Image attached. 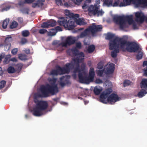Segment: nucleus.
I'll return each mask as SVG.
<instances>
[{
	"instance_id": "nucleus-1",
	"label": "nucleus",
	"mask_w": 147,
	"mask_h": 147,
	"mask_svg": "<svg viewBox=\"0 0 147 147\" xmlns=\"http://www.w3.org/2000/svg\"><path fill=\"white\" fill-rule=\"evenodd\" d=\"M107 39L111 40L109 43L110 49L113 50L111 53L113 57H116L119 49L123 51L135 52L139 48L138 45L135 42H127L126 40L116 37L111 33H108L106 35Z\"/></svg>"
},
{
	"instance_id": "nucleus-2",
	"label": "nucleus",
	"mask_w": 147,
	"mask_h": 147,
	"mask_svg": "<svg viewBox=\"0 0 147 147\" xmlns=\"http://www.w3.org/2000/svg\"><path fill=\"white\" fill-rule=\"evenodd\" d=\"M68 53L70 52L74 55L77 58L76 59L73 60L72 63H68L66 65L65 68H61L58 67L57 70H53L52 71L51 74L53 76L57 75L58 74H62L65 73H67L72 67L77 66L78 63L82 62L84 57V53L82 52H79L76 48H73L71 50H69Z\"/></svg>"
},
{
	"instance_id": "nucleus-3",
	"label": "nucleus",
	"mask_w": 147,
	"mask_h": 147,
	"mask_svg": "<svg viewBox=\"0 0 147 147\" xmlns=\"http://www.w3.org/2000/svg\"><path fill=\"white\" fill-rule=\"evenodd\" d=\"M85 65L84 63L82 64L81 68L77 67L74 69V74L73 76L74 78H76V74L77 73H78V77L79 82L82 83L86 84H88L90 82L93 81L94 80L95 75L94 69L91 68L90 70L89 76L87 77V71L85 68Z\"/></svg>"
},
{
	"instance_id": "nucleus-4",
	"label": "nucleus",
	"mask_w": 147,
	"mask_h": 147,
	"mask_svg": "<svg viewBox=\"0 0 147 147\" xmlns=\"http://www.w3.org/2000/svg\"><path fill=\"white\" fill-rule=\"evenodd\" d=\"M79 17L78 14L74 15L73 18L68 20V22L66 18L63 17L60 18L58 22L60 25L63 26L66 30H71L73 29L76 24L83 25L86 24L83 18H79Z\"/></svg>"
},
{
	"instance_id": "nucleus-5",
	"label": "nucleus",
	"mask_w": 147,
	"mask_h": 147,
	"mask_svg": "<svg viewBox=\"0 0 147 147\" xmlns=\"http://www.w3.org/2000/svg\"><path fill=\"white\" fill-rule=\"evenodd\" d=\"M114 22L118 25L121 29L128 27L129 25H132L134 28H136V23L133 19V16L130 15L125 17L115 15L113 16Z\"/></svg>"
},
{
	"instance_id": "nucleus-6",
	"label": "nucleus",
	"mask_w": 147,
	"mask_h": 147,
	"mask_svg": "<svg viewBox=\"0 0 147 147\" xmlns=\"http://www.w3.org/2000/svg\"><path fill=\"white\" fill-rule=\"evenodd\" d=\"M48 80L49 84H47L45 86H42L41 87V94L39 96L40 97H47L49 93L54 94L58 92L57 80L54 78H49Z\"/></svg>"
},
{
	"instance_id": "nucleus-7",
	"label": "nucleus",
	"mask_w": 147,
	"mask_h": 147,
	"mask_svg": "<svg viewBox=\"0 0 147 147\" xmlns=\"http://www.w3.org/2000/svg\"><path fill=\"white\" fill-rule=\"evenodd\" d=\"M112 91V90L111 89H107L104 91L100 96V101L104 103L109 102L113 104L120 100V98L116 94H113L109 95Z\"/></svg>"
},
{
	"instance_id": "nucleus-8",
	"label": "nucleus",
	"mask_w": 147,
	"mask_h": 147,
	"mask_svg": "<svg viewBox=\"0 0 147 147\" xmlns=\"http://www.w3.org/2000/svg\"><path fill=\"white\" fill-rule=\"evenodd\" d=\"M35 102L36 105L34 107L32 111L33 115L35 116H39L44 114L43 111L48 107L47 102L43 101H36V100H35Z\"/></svg>"
},
{
	"instance_id": "nucleus-9",
	"label": "nucleus",
	"mask_w": 147,
	"mask_h": 147,
	"mask_svg": "<svg viewBox=\"0 0 147 147\" xmlns=\"http://www.w3.org/2000/svg\"><path fill=\"white\" fill-rule=\"evenodd\" d=\"M133 4L136 7H144L147 5V0H123L121 2L120 7L126 6Z\"/></svg>"
},
{
	"instance_id": "nucleus-10",
	"label": "nucleus",
	"mask_w": 147,
	"mask_h": 147,
	"mask_svg": "<svg viewBox=\"0 0 147 147\" xmlns=\"http://www.w3.org/2000/svg\"><path fill=\"white\" fill-rule=\"evenodd\" d=\"M102 28V26L101 25L96 26L93 24L92 26L86 29L84 32L82 33L78 38H83L87 35L91 34L94 35V34L98 31H100Z\"/></svg>"
},
{
	"instance_id": "nucleus-11",
	"label": "nucleus",
	"mask_w": 147,
	"mask_h": 147,
	"mask_svg": "<svg viewBox=\"0 0 147 147\" xmlns=\"http://www.w3.org/2000/svg\"><path fill=\"white\" fill-rule=\"evenodd\" d=\"M142 90L139 92L138 96L140 98L143 96L147 93V79H144L140 83Z\"/></svg>"
},
{
	"instance_id": "nucleus-12",
	"label": "nucleus",
	"mask_w": 147,
	"mask_h": 147,
	"mask_svg": "<svg viewBox=\"0 0 147 147\" xmlns=\"http://www.w3.org/2000/svg\"><path fill=\"white\" fill-rule=\"evenodd\" d=\"M115 68V65L113 63H108L105 66L103 72L107 74H112Z\"/></svg>"
},
{
	"instance_id": "nucleus-13",
	"label": "nucleus",
	"mask_w": 147,
	"mask_h": 147,
	"mask_svg": "<svg viewBox=\"0 0 147 147\" xmlns=\"http://www.w3.org/2000/svg\"><path fill=\"white\" fill-rule=\"evenodd\" d=\"M135 20L136 22L142 23L145 18L144 13L142 12H137L134 13Z\"/></svg>"
},
{
	"instance_id": "nucleus-14",
	"label": "nucleus",
	"mask_w": 147,
	"mask_h": 147,
	"mask_svg": "<svg viewBox=\"0 0 147 147\" xmlns=\"http://www.w3.org/2000/svg\"><path fill=\"white\" fill-rule=\"evenodd\" d=\"M76 40L75 37L70 36L67 37L65 42H62L61 44L63 47H66L67 45H69L74 43Z\"/></svg>"
},
{
	"instance_id": "nucleus-15",
	"label": "nucleus",
	"mask_w": 147,
	"mask_h": 147,
	"mask_svg": "<svg viewBox=\"0 0 147 147\" xmlns=\"http://www.w3.org/2000/svg\"><path fill=\"white\" fill-rule=\"evenodd\" d=\"M55 1L56 4L58 5H63L64 6L67 7L74 6V4L70 1H69L68 2L65 3L63 4V2L64 3V0H55Z\"/></svg>"
},
{
	"instance_id": "nucleus-16",
	"label": "nucleus",
	"mask_w": 147,
	"mask_h": 147,
	"mask_svg": "<svg viewBox=\"0 0 147 147\" xmlns=\"http://www.w3.org/2000/svg\"><path fill=\"white\" fill-rule=\"evenodd\" d=\"M98 9H99L98 6L96 7L95 5H91L88 9V14L90 16L96 15Z\"/></svg>"
},
{
	"instance_id": "nucleus-17",
	"label": "nucleus",
	"mask_w": 147,
	"mask_h": 147,
	"mask_svg": "<svg viewBox=\"0 0 147 147\" xmlns=\"http://www.w3.org/2000/svg\"><path fill=\"white\" fill-rule=\"evenodd\" d=\"M103 66V64L102 62H100L98 65L97 68L99 70H97L96 72L98 75L99 76H102L103 73V71L100 70V69L102 68Z\"/></svg>"
},
{
	"instance_id": "nucleus-18",
	"label": "nucleus",
	"mask_w": 147,
	"mask_h": 147,
	"mask_svg": "<svg viewBox=\"0 0 147 147\" xmlns=\"http://www.w3.org/2000/svg\"><path fill=\"white\" fill-rule=\"evenodd\" d=\"M9 22V20L7 19L1 22H0V28L1 29V28L3 29L6 28Z\"/></svg>"
},
{
	"instance_id": "nucleus-19",
	"label": "nucleus",
	"mask_w": 147,
	"mask_h": 147,
	"mask_svg": "<svg viewBox=\"0 0 147 147\" xmlns=\"http://www.w3.org/2000/svg\"><path fill=\"white\" fill-rule=\"evenodd\" d=\"M102 90V87L99 86H97L94 87V92L96 95H98L100 93Z\"/></svg>"
},
{
	"instance_id": "nucleus-20",
	"label": "nucleus",
	"mask_w": 147,
	"mask_h": 147,
	"mask_svg": "<svg viewBox=\"0 0 147 147\" xmlns=\"http://www.w3.org/2000/svg\"><path fill=\"white\" fill-rule=\"evenodd\" d=\"M56 24V22L54 20L53 21V23L51 24H49L47 23H44L41 25V27L44 28H47L49 26H53Z\"/></svg>"
},
{
	"instance_id": "nucleus-21",
	"label": "nucleus",
	"mask_w": 147,
	"mask_h": 147,
	"mask_svg": "<svg viewBox=\"0 0 147 147\" xmlns=\"http://www.w3.org/2000/svg\"><path fill=\"white\" fill-rule=\"evenodd\" d=\"M45 1V0H38L37 2L34 3L32 4V7H35L41 6L42 5V2Z\"/></svg>"
},
{
	"instance_id": "nucleus-22",
	"label": "nucleus",
	"mask_w": 147,
	"mask_h": 147,
	"mask_svg": "<svg viewBox=\"0 0 147 147\" xmlns=\"http://www.w3.org/2000/svg\"><path fill=\"white\" fill-rule=\"evenodd\" d=\"M142 69L144 75L147 76V61H144L143 63Z\"/></svg>"
},
{
	"instance_id": "nucleus-23",
	"label": "nucleus",
	"mask_w": 147,
	"mask_h": 147,
	"mask_svg": "<svg viewBox=\"0 0 147 147\" xmlns=\"http://www.w3.org/2000/svg\"><path fill=\"white\" fill-rule=\"evenodd\" d=\"M113 5V0H105L103 5L107 7L112 6Z\"/></svg>"
},
{
	"instance_id": "nucleus-24",
	"label": "nucleus",
	"mask_w": 147,
	"mask_h": 147,
	"mask_svg": "<svg viewBox=\"0 0 147 147\" xmlns=\"http://www.w3.org/2000/svg\"><path fill=\"white\" fill-rule=\"evenodd\" d=\"M67 77H63L60 78V84L62 86H64L66 81Z\"/></svg>"
},
{
	"instance_id": "nucleus-25",
	"label": "nucleus",
	"mask_w": 147,
	"mask_h": 147,
	"mask_svg": "<svg viewBox=\"0 0 147 147\" xmlns=\"http://www.w3.org/2000/svg\"><path fill=\"white\" fill-rule=\"evenodd\" d=\"M10 7L9 6H7L5 4H3L1 6V11H4L8 10L10 8Z\"/></svg>"
},
{
	"instance_id": "nucleus-26",
	"label": "nucleus",
	"mask_w": 147,
	"mask_h": 147,
	"mask_svg": "<svg viewBox=\"0 0 147 147\" xmlns=\"http://www.w3.org/2000/svg\"><path fill=\"white\" fill-rule=\"evenodd\" d=\"M19 58L21 60H25L27 59V56L25 54H20L18 55Z\"/></svg>"
},
{
	"instance_id": "nucleus-27",
	"label": "nucleus",
	"mask_w": 147,
	"mask_h": 147,
	"mask_svg": "<svg viewBox=\"0 0 147 147\" xmlns=\"http://www.w3.org/2000/svg\"><path fill=\"white\" fill-rule=\"evenodd\" d=\"M57 32L56 30L54 29H51L48 32V35L50 36H53L55 35Z\"/></svg>"
},
{
	"instance_id": "nucleus-28",
	"label": "nucleus",
	"mask_w": 147,
	"mask_h": 147,
	"mask_svg": "<svg viewBox=\"0 0 147 147\" xmlns=\"http://www.w3.org/2000/svg\"><path fill=\"white\" fill-rule=\"evenodd\" d=\"M121 2H120L119 0H115L114 1L113 3V5H112V6L113 7H116V6H119L120 7V5L121 4Z\"/></svg>"
},
{
	"instance_id": "nucleus-29",
	"label": "nucleus",
	"mask_w": 147,
	"mask_h": 147,
	"mask_svg": "<svg viewBox=\"0 0 147 147\" xmlns=\"http://www.w3.org/2000/svg\"><path fill=\"white\" fill-rule=\"evenodd\" d=\"M95 49V47L94 45L90 46L87 49V51L88 53L93 52Z\"/></svg>"
},
{
	"instance_id": "nucleus-30",
	"label": "nucleus",
	"mask_w": 147,
	"mask_h": 147,
	"mask_svg": "<svg viewBox=\"0 0 147 147\" xmlns=\"http://www.w3.org/2000/svg\"><path fill=\"white\" fill-rule=\"evenodd\" d=\"M11 57V55H7L5 57L4 60L3 61V63L4 64H7L9 62V59Z\"/></svg>"
},
{
	"instance_id": "nucleus-31",
	"label": "nucleus",
	"mask_w": 147,
	"mask_h": 147,
	"mask_svg": "<svg viewBox=\"0 0 147 147\" xmlns=\"http://www.w3.org/2000/svg\"><path fill=\"white\" fill-rule=\"evenodd\" d=\"M17 23L15 21H13L12 22L10 26V28H11L13 29L17 27L18 26Z\"/></svg>"
},
{
	"instance_id": "nucleus-32",
	"label": "nucleus",
	"mask_w": 147,
	"mask_h": 147,
	"mask_svg": "<svg viewBox=\"0 0 147 147\" xmlns=\"http://www.w3.org/2000/svg\"><path fill=\"white\" fill-rule=\"evenodd\" d=\"M91 1L90 0H86L85 2L84 5L82 6L83 9H84L88 7L87 4L88 3H90Z\"/></svg>"
},
{
	"instance_id": "nucleus-33",
	"label": "nucleus",
	"mask_w": 147,
	"mask_h": 147,
	"mask_svg": "<svg viewBox=\"0 0 147 147\" xmlns=\"http://www.w3.org/2000/svg\"><path fill=\"white\" fill-rule=\"evenodd\" d=\"M8 72L9 73H12L15 72V69L12 67H9L7 69Z\"/></svg>"
},
{
	"instance_id": "nucleus-34",
	"label": "nucleus",
	"mask_w": 147,
	"mask_h": 147,
	"mask_svg": "<svg viewBox=\"0 0 147 147\" xmlns=\"http://www.w3.org/2000/svg\"><path fill=\"white\" fill-rule=\"evenodd\" d=\"M104 13V12L102 9L99 10L98 9V10L97 11L96 15L97 16H101Z\"/></svg>"
},
{
	"instance_id": "nucleus-35",
	"label": "nucleus",
	"mask_w": 147,
	"mask_h": 147,
	"mask_svg": "<svg viewBox=\"0 0 147 147\" xmlns=\"http://www.w3.org/2000/svg\"><path fill=\"white\" fill-rule=\"evenodd\" d=\"M132 83L129 80H126L124 81L123 83V85L124 87L131 85Z\"/></svg>"
},
{
	"instance_id": "nucleus-36",
	"label": "nucleus",
	"mask_w": 147,
	"mask_h": 147,
	"mask_svg": "<svg viewBox=\"0 0 147 147\" xmlns=\"http://www.w3.org/2000/svg\"><path fill=\"white\" fill-rule=\"evenodd\" d=\"M12 40V38L11 37V36H8L5 39V43H7L10 42V41Z\"/></svg>"
},
{
	"instance_id": "nucleus-37",
	"label": "nucleus",
	"mask_w": 147,
	"mask_h": 147,
	"mask_svg": "<svg viewBox=\"0 0 147 147\" xmlns=\"http://www.w3.org/2000/svg\"><path fill=\"white\" fill-rule=\"evenodd\" d=\"M22 35L24 36H27L29 35V33L28 31L25 30L22 32Z\"/></svg>"
},
{
	"instance_id": "nucleus-38",
	"label": "nucleus",
	"mask_w": 147,
	"mask_h": 147,
	"mask_svg": "<svg viewBox=\"0 0 147 147\" xmlns=\"http://www.w3.org/2000/svg\"><path fill=\"white\" fill-rule=\"evenodd\" d=\"M6 83V82L4 81H2L0 82V89L4 87Z\"/></svg>"
},
{
	"instance_id": "nucleus-39",
	"label": "nucleus",
	"mask_w": 147,
	"mask_h": 147,
	"mask_svg": "<svg viewBox=\"0 0 147 147\" xmlns=\"http://www.w3.org/2000/svg\"><path fill=\"white\" fill-rule=\"evenodd\" d=\"M142 57V52H139L137 55V58L138 59H141Z\"/></svg>"
},
{
	"instance_id": "nucleus-40",
	"label": "nucleus",
	"mask_w": 147,
	"mask_h": 147,
	"mask_svg": "<svg viewBox=\"0 0 147 147\" xmlns=\"http://www.w3.org/2000/svg\"><path fill=\"white\" fill-rule=\"evenodd\" d=\"M10 47V43H8L7 45L4 46L5 49V50H9Z\"/></svg>"
},
{
	"instance_id": "nucleus-41",
	"label": "nucleus",
	"mask_w": 147,
	"mask_h": 147,
	"mask_svg": "<svg viewBox=\"0 0 147 147\" xmlns=\"http://www.w3.org/2000/svg\"><path fill=\"white\" fill-rule=\"evenodd\" d=\"M18 51V49L15 48L13 49L11 51V53L13 55L16 54Z\"/></svg>"
},
{
	"instance_id": "nucleus-42",
	"label": "nucleus",
	"mask_w": 147,
	"mask_h": 147,
	"mask_svg": "<svg viewBox=\"0 0 147 147\" xmlns=\"http://www.w3.org/2000/svg\"><path fill=\"white\" fill-rule=\"evenodd\" d=\"M47 32V30L45 29H40L39 30V33L41 34H44Z\"/></svg>"
},
{
	"instance_id": "nucleus-43",
	"label": "nucleus",
	"mask_w": 147,
	"mask_h": 147,
	"mask_svg": "<svg viewBox=\"0 0 147 147\" xmlns=\"http://www.w3.org/2000/svg\"><path fill=\"white\" fill-rule=\"evenodd\" d=\"M84 0H75V3L77 5H79Z\"/></svg>"
},
{
	"instance_id": "nucleus-44",
	"label": "nucleus",
	"mask_w": 147,
	"mask_h": 147,
	"mask_svg": "<svg viewBox=\"0 0 147 147\" xmlns=\"http://www.w3.org/2000/svg\"><path fill=\"white\" fill-rule=\"evenodd\" d=\"M27 42L25 38H23L22 39L21 41V43L22 44H24Z\"/></svg>"
},
{
	"instance_id": "nucleus-45",
	"label": "nucleus",
	"mask_w": 147,
	"mask_h": 147,
	"mask_svg": "<svg viewBox=\"0 0 147 147\" xmlns=\"http://www.w3.org/2000/svg\"><path fill=\"white\" fill-rule=\"evenodd\" d=\"M95 82L97 84H100L102 82V81L99 79H97L96 80Z\"/></svg>"
},
{
	"instance_id": "nucleus-46",
	"label": "nucleus",
	"mask_w": 147,
	"mask_h": 147,
	"mask_svg": "<svg viewBox=\"0 0 147 147\" xmlns=\"http://www.w3.org/2000/svg\"><path fill=\"white\" fill-rule=\"evenodd\" d=\"M56 30V31H62V29L61 28L60 26H57L56 28L55 29Z\"/></svg>"
},
{
	"instance_id": "nucleus-47",
	"label": "nucleus",
	"mask_w": 147,
	"mask_h": 147,
	"mask_svg": "<svg viewBox=\"0 0 147 147\" xmlns=\"http://www.w3.org/2000/svg\"><path fill=\"white\" fill-rule=\"evenodd\" d=\"M65 13L66 15L67 16H69L70 15V12L68 10H65Z\"/></svg>"
},
{
	"instance_id": "nucleus-48",
	"label": "nucleus",
	"mask_w": 147,
	"mask_h": 147,
	"mask_svg": "<svg viewBox=\"0 0 147 147\" xmlns=\"http://www.w3.org/2000/svg\"><path fill=\"white\" fill-rule=\"evenodd\" d=\"M35 0H25V3H30L33 2Z\"/></svg>"
},
{
	"instance_id": "nucleus-49",
	"label": "nucleus",
	"mask_w": 147,
	"mask_h": 147,
	"mask_svg": "<svg viewBox=\"0 0 147 147\" xmlns=\"http://www.w3.org/2000/svg\"><path fill=\"white\" fill-rule=\"evenodd\" d=\"M76 47L78 48H80L81 47V43L80 42H78L76 44Z\"/></svg>"
},
{
	"instance_id": "nucleus-50",
	"label": "nucleus",
	"mask_w": 147,
	"mask_h": 147,
	"mask_svg": "<svg viewBox=\"0 0 147 147\" xmlns=\"http://www.w3.org/2000/svg\"><path fill=\"white\" fill-rule=\"evenodd\" d=\"M5 55L3 54L0 55V62L1 61L2 59L5 57Z\"/></svg>"
},
{
	"instance_id": "nucleus-51",
	"label": "nucleus",
	"mask_w": 147,
	"mask_h": 147,
	"mask_svg": "<svg viewBox=\"0 0 147 147\" xmlns=\"http://www.w3.org/2000/svg\"><path fill=\"white\" fill-rule=\"evenodd\" d=\"M18 20L20 23H22L23 21V19L22 18H18Z\"/></svg>"
},
{
	"instance_id": "nucleus-52",
	"label": "nucleus",
	"mask_w": 147,
	"mask_h": 147,
	"mask_svg": "<svg viewBox=\"0 0 147 147\" xmlns=\"http://www.w3.org/2000/svg\"><path fill=\"white\" fill-rule=\"evenodd\" d=\"M10 60L13 62H16L17 61V59L15 58H13L11 59Z\"/></svg>"
},
{
	"instance_id": "nucleus-53",
	"label": "nucleus",
	"mask_w": 147,
	"mask_h": 147,
	"mask_svg": "<svg viewBox=\"0 0 147 147\" xmlns=\"http://www.w3.org/2000/svg\"><path fill=\"white\" fill-rule=\"evenodd\" d=\"M86 39L84 40V44L86 45H89L90 43V42L88 41L87 42H86Z\"/></svg>"
},
{
	"instance_id": "nucleus-54",
	"label": "nucleus",
	"mask_w": 147,
	"mask_h": 147,
	"mask_svg": "<svg viewBox=\"0 0 147 147\" xmlns=\"http://www.w3.org/2000/svg\"><path fill=\"white\" fill-rule=\"evenodd\" d=\"M3 74V71L1 67H0V75H1Z\"/></svg>"
},
{
	"instance_id": "nucleus-55",
	"label": "nucleus",
	"mask_w": 147,
	"mask_h": 147,
	"mask_svg": "<svg viewBox=\"0 0 147 147\" xmlns=\"http://www.w3.org/2000/svg\"><path fill=\"white\" fill-rule=\"evenodd\" d=\"M25 51L27 53H29V50L28 49H26Z\"/></svg>"
},
{
	"instance_id": "nucleus-56",
	"label": "nucleus",
	"mask_w": 147,
	"mask_h": 147,
	"mask_svg": "<svg viewBox=\"0 0 147 147\" xmlns=\"http://www.w3.org/2000/svg\"><path fill=\"white\" fill-rule=\"evenodd\" d=\"M18 65H19V69L21 68L22 66V64L21 63H19L18 64Z\"/></svg>"
},
{
	"instance_id": "nucleus-57",
	"label": "nucleus",
	"mask_w": 147,
	"mask_h": 147,
	"mask_svg": "<svg viewBox=\"0 0 147 147\" xmlns=\"http://www.w3.org/2000/svg\"><path fill=\"white\" fill-rule=\"evenodd\" d=\"M88 101H84V104L86 105L87 103H88Z\"/></svg>"
},
{
	"instance_id": "nucleus-58",
	"label": "nucleus",
	"mask_w": 147,
	"mask_h": 147,
	"mask_svg": "<svg viewBox=\"0 0 147 147\" xmlns=\"http://www.w3.org/2000/svg\"><path fill=\"white\" fill-rule=\"evenodd\" d=\"M86 92H88V90H87V89L86 90Z\"/></svg>"
}]
</instances>
